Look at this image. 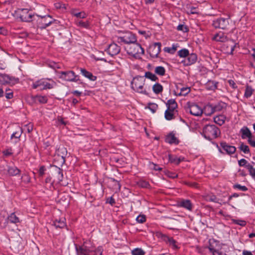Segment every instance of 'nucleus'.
Wrapping results in <instances>:
<instances>
[{
    "label": "nucleus",
    "instance_id": "nucleus-1",
    "mask_svg": "<svg viewBox=\"0 0 255 255\" xmlns=\"http://www.w3.org/2000/svg\"><path fill=\"white\" fill-rule=\"evenodd\" d=\"M201 134L205 139L211 141L219 136L221 131L215 125H207L203 128Z\"/></svg>",
    "mask_w": 255,
    "mask_h": 255
},
{
    "label": "nucleus",
    "instance_id": "nucleus-2",
    "mask_svg": "<svg viewBox=\"0 0 255 255\" xmlns=\"http://www.w3.org/2000/svg\"><path fill=\"white\" fill-rule=\"evenodd\" d=\"M56 86V83L51 78H41L33 82L31 84L32 89H38L40 91L52 89Z\"/></svg>",
    "mask_w": 255,
    "mask_h": 255
},
{
    "label": "nucleus",
    "instance_id": "nucleus-3",
    "mask_svg": "<svg viewBox=\"0 0 255 255\" xmlns=\"http://www.w3.org/2000/svg\"><path fill=\"white\" fill-rule=\"evenodd\" d=\"M145 79L143 76H137L134 77L131 82V88L135 92L148 95V93L144 88Z\"/></svg>",
    "mask_w": 255,
    "mask_h": 255
},
{
    "label": "nucleus",
    "instance_id": "nucleus-4",
    "mask_svg": "<svg viewBox=\"0 0 255 255\" xmlns=\"http://www.w3.org/2000/svg\"><path fill=\"white\" fill-rule=\"evenodd\" d=\"M35 17L36 19L34 20L36 21L37 27L40 29H46L56 21L49 14L41 16L36 14Z\"/></svg>",
    "mask_w": 255,
    "mask_h": 255
},
{
    "label": "nucleus",
    "instance_id": "nucleus-5",
    "mask_svg": "<svg viewBox=\"0 0 255 255\" xmlns=\"http://www.w3.org/2000/svg\"><path fill=\"white\" fill-rule=\"evenodd\" d=\"M127 53L135 58H139L144 53V49L141 45L136 42L131 43L130 45H127L125 47Z\"/></svg>",
    "mask_w": 255,
    "mask_h": 255
},
{
    "label": "nucleus",
    "instance_id": "nucleus-6",
    "mask_svg": "<svg viewBox=\"0 0 255 255\" xmlns=\"http://www.w3.org/2000/svg\"><path fill=\"white\" fill-rule=\"evenodd\" d=\"M58 77L60 79L70 82H77L80 81L79 76L72 70L58 72Z\"/></svg>",
    "mask_w": 255,
    "mask_h": 255
},
{
    "label": "nucleus",
    "instance_id": "nucleus-7",
    "mask_svg": "<svg viewBox=\"0 0 255 255\" xmlns=\"http://www.w3.org/2000/svg\"><path fill=\"white\" fill-rule=\"evenodd\" d=\"M215 145L218 151L222 154L232 155L236 151L235 146L231 145L225 141L220 142V145L216 143Z\"/></svg>",
    "mask_w": 255,
    "mask_h": 255
},
{
    "label": "nucleus",
    "instance_id": "nucleus-8",
    "mask_svg": "<svg viewBox=\"0 0 255 255\" xmlns=\"http://www.w3.org/2000/svg\"><path fill=\"white\" fill-rule=\"evenodd\" d=\"M137 41L135 35L130 31L126 32L123 35L117 37V42L130 45Z\"/></svg>",
    "mask_w": 255,
    "mask_h": 255
},
{
    "label": "nucleus",
    "instance_id": "nucleus-9",
    "mask_svg": "<svg viewBox=\"0 0 255 255\" xmlns=\"http://www.w3.org/2000/svg\"><path fill=\"white\" fill-rule=\"evenodd\" d=\"M230 17L225 18L220 17L212 21V25L215 29L227 30L229 29Z\"/></svg>",
    "mask_w": 255,
    "mask_h": 255
},
{
    "label": "nucleus",
    "instance_id": "nucleus-10",
    "mask_svg": "<svg viewBox=\"0 0 255 255\" xmlns=\"http://www.w3.org/2000/svg\"><path fill=\"white\" fill-rule=\"evenodd\" d=\"M18 17L21 21L24 22H31L36 19L35 14L30 12L26 8L19 9L18 11Z\"/></svg>",
    "mask_w": 255,
    "mask_h": 255
},
{
    "label": "nucleus",
    "instance_id": "nucleus-11",
    "mask_svg": "<svg viewBox=\"0 0 255 255\" xmlns=\"http://www.w3.org/2000/svg\"><path fill=\"white\" fill-rule=\"evenodd\" d=\"M161 43L160 42H155L151 45L149 48L148 52L152 58H157L158 54L161 51Z\"/></svg>",
    "mask_w": 255,
    "mask_h": 255
},
{
    "label": "nucleus",
    "instance_id": "nucleus-12",
    "mask_svg": "<svg viewBox=\"0 0 255 255\" xmlns=\"http://www.w3.org/2000/svg\"><path fill=\"white\" fill-rule=\"evenodd\" d=\"M19 82L18 78L11 77L5 74H0V84L6 85L8 84H14Z\"/></svg>",
    "mask_w": 255,
    "mask_h": 255
},
{
    "label": "nucleus",
    "instance_id": "nucleus-13",
    "mask_svg": "<svg viewBox=\"0 0 255 255\" xmlns=\"http://www.w3.org/2000/svg\"><path fill=\"white\" fill-rule=\"evenodd\" d=\"M120 50V47L117 44L113 43L109 45L106 51L110 55L113 56L119 54Z\"/></svg>",
    "mask_w": 255,
    "mask_h": 255
},
{
    "label": "nucleus",
    "instance_id": "nucleus-14",
    "mask_svg": "<svg viewBox=\"0 0 255 255\" xmlns=\"http://www.w3.org/2000/svg\"><path fill=\"white\" fill-rule=\"evenodd\" d=\"M190 113L195 116H201L202 113V109L197 104H192L188 108Z\"/></svg>",
    "mask_w": 255,
    "mask_h": 255
},
{
    "label": "nucleus",
    "instance_id": "nucleus-15",
    "mask_svg": "<svg viewBox=\"0 0 255 255\" xmlns=\"http://www.w3.org/2000/svg\"><path fill=\"white\" fill-rule=\"evenodd\" d=\"M161 239L165 242L166 244H168L169 246L171 247L173 249H176L178 247L176 245V241L172 237L161 234Z\"/></svg>",
    "mask_w": 255,
    "mask_h": 255
},
{
    "label": "nucleus",
    "instance_id": "nucleus-16",
    "mask_svg": "<svg viewBox=\"0 0 255 255\" xmlns=\"http://www.w3.org/2000/svg\"><path fill=\"white\" fill-rule=\"evenodd\" d=\"M197 60V55L196 53H189L186 58L184 60V65L189 66L192 65L196 62Z\"/></svg>",
    "mask_w": 255,
    "mask_h": 255
},
{
    "label": "nucleus",
    "instance_id": "nucleus-17",
    "mask_svg": "<svg viewBox=\"0 0 255 255\" xmlns=\"http://www.w3.org/2000/svg\"><path fill=\"white\" fill-rule=\"evenodd\" d=\"M48 97L46 96L37 95L32 97V100L36 104H44L48 102Z\"/></svg>",
    "mask_w": 255,
    "mask_h": 255
},
{
    "label": "nucleus",
    "instance_id": "nucleus-18",
    "mask_svg": "<svg viewBox=\"0 0 255 255\" xmlns=\"http://www.w3.org/2000/svg\"><path fill=\"white\" fill-rule=\"evenodd\" d=\"M178 206L180 207L186 209L188 211H192L193 205L189 199H183L178 203Z\"/></svg>",
    "mask_w": 255,
    "mask_h": 255
},
{
    "label": "nucleus",
    "instance_id": "nucleus-19",
    "mask_svg": "<svg viewBox=\"0 0 255 255\" xmlns=\"http://www.w3.org/2000/svg\"><path fill=\"white\" fill-rule=\"evenodd\" d=\"M6 221L8 223L14 224L17 225L20 223V219L16 216L15 212L10 213L6 218Z\"/></svg>",
    "mask_w": 255,
    "mask_h": 255
},
{
    "label": "nucleus",
    "instance_id": "nucleus-20",
    "mask_svg": "<svg viewBox=\"0 0 255 255\" xmlns=\"http://www.w3.org/2000/svg\"><path fill=\"white\" fill-rule=\"evenodd\" d=\"M227 36L222 32L216 33L212 38V39L216 42H224L227 40Z\"/></svg>",
    "mask_w": 255,
    "mask_h": 255
},
{
    "label": "nucleus",
    "instance_id": "nucleus-21",
    "mask_svg": "<svg viewBox=\"0 0 255 255\" xmlns=\"http://www.w3.org/2000/svg\"><path fill=\"white\" fill-rule=\"evenodd\" d=\"M165 141L166 143H168L170 144H178L179 143L178 138L175 136V134L173 133V132H171L166 135Z\"/></svg>",
    "mask_w": 255,
    "mask_h": 255
},
{
    "label": "nucleus",
    "instance_id": "nucleus-22",
    "mask_svg": "<svg viewBox=\"0 0 255 255\" xmlns=\"http://www.w3.org/2000/svg\"><path fill=\"white\" fill-rule=\"evenodd\" d=\"M240 132L242 134L241 136L243 139H245L246 138H248V139H252V134L247 127H243L241 129Z\"/></svg>",
    "mask_w": 255,
    "mask_h": 255
},
{
    "label": "nucleus",
    "instance_id": "nucleus-23",
    "mask_svg": "<svg viewBox=\"0 0 255 255\" xmlns=\"http://www.w3.org/2000/svg\"><path fill=\"white\" fill-rule=\"evenodd\" d=\"M92 243L90 240H86L84 241L82 245L78 246L77 248H82L84 251H86L89 253L93 252V250L91 249Z\"/></svg>",
    "mask_w": 255,
    "mask_h": 255
},
{
    "label": "nucleus",
    "instance_id": "nucleus-24",
    "mask_svg": "<svg viewBox=\"0 0 255 255\" xmlns=\"http://www.w3.org/2000/svg\"><path fill=\"white\" fill-rule=\"evenodd\" d=\"M7 171L8 174L11 176H17L20 173V170L14 165L8 166Z\"/></svg>",
    "mask_w": 255,
    "mask_h": 255
},
{
    "label": "nucleus",
    "instance_id": "nucleus-25",
    "mask_svg": "<svg viewBox=\"0 0 255 255\" xmlns=\"http://www.w3.org/2000/svg\"><path fill=\"white\" fill-rule=\"evenodd\" d=\"M81 74L85 77L88 78L91 81H95L97 80V77L93 75V74L86 70L84 68H80Z\"/></svg>",
    "mask_w": 255,
    "mask_h": 255
},
{
    "label": "nucleus",
    "instance_id": "nucleus-26",
    "mask_svg": "<svg viewBox=\"0 0 255 255\" xmlns=\"http://www.w3.org/2000/svg\"><path fill=\"white\" fill-rule=\"evenodd\" d=\"M65 218L56 219L53 222V225L56 229H63L66 226Z\"/></svg>",
    "mask_w": 255,
    "mask_h": 255
},
{
    "label": "nucleus",
    "instance_id": "nucleus-27",
    "mask_svg": "<svg viewBox=\"0 0 255 255\" xmlns=\"http://www.w3.org/2000/svg\"><path fill=\"white\" fill-rule=\"evenodd\" d=\"M166 105L167 107V110L177 112L176 110L177 108L178 105L175 100L172 99L168 100Z\"/></svg>",
    "mask_w": 255,
    "mask_h": 255
},
{
    "label": "nucleus",
    "instance_id": "nucleus-28",
    "mask_svg": "<svg viewBox=\"0 0 255 255\" xmlns=\"http://www.w3.org/2000/svg\"><path fill=\"white\" fill-rule=\"evenodd\" d=\"M203 113L206 116H211L213 113H215V111H214L213 109V104H208L206 105L204 109H202Z\"/></svg>",
    "mask_w": 255,
    "mask_h": 255
},
{
    "label": "nucleus",
    "instance_id": "nucleus-29",
    "mask_svg": "<svg viewBox=\"0 0 255 255\" xmlns=\"http://www.w3.org/2000/svg\"><path fill=\"white\" fill-rule=\"evenodd\" d=\"M254 91L255 90L252 88V87L247 84L246 86L244 97L246 99L250 98L253 95Z\"/></svg>",
    "mask_w": 255,
    "mask_h": 255
},
{
    "label": "nucleus",
    "instance_id": "nucleus-30",
    "mask_svg": "<svg viewBox=\"0 0 255 255\" xmlns=\"http://www.w3.org/2000/svg\"><path fill=\"white\" fill-rule=\"evenodd\" d=\"M226 104L225 102L220 101L216 104H213V109L215 113L216 112H220L222 110L226 109Z\"/></svg>",
    "mask_w": 255,
    "mask_h": 255
},
{
    "label": "nucleus",
    "instance_id": "nucleus-31",
    "mask_svg": "<svg viewBox=\"0 0 255 255\" xmlns=\"http://www.w3.org/2000/svg\"><path fill=\"white\" fill-rule=\"evenodd\" d=\"M226 117L223 115H220L214 118V121L219 126L223 125L225 122Z\"/></svg>",
    "mask_w": 255,
    "mask_h": 255
},
{
    "label": "nucleus",
    "instance_id": "nucleus-32",
    "mask_svg": "<svg viewBox=\"0 0 255 255\" xmlns=\"http://www.w3.org/2000/svg\"><path fill=\"white\" fill-rule=\"evenodd\" d=\"M76 25L79 27L84 28L86 29L90 28V22L89 20L83 21V20H78L76 21Z\"/></svg>",
    "mask_w": 255,
    "mask_h": 255
},
{
    "label": "nucleus",
    "instance_id": "nucleus-33",
    "mask_svg": "<svg viewBox=\"0 0 255 255\" xmlns=\"http://www.w3.org/2000/svg\"><path fill=\"white\" fill-rule=\"evenodd\" d=\"M163 86L159 83H156L152 86L153 92L156 94H158L163 91Z\"/></svg>",
    "mask_w": 255,
    "mask_h": 255
},
{
    "label": "nucleus",
    "instance_id": "nucleus-34",
    "mask_svg": "<svg viewBox=\"0 0 255 255\" xmlns=\"http://www.w3.org/2000/svg\"><path fill=\"white\" fill-rule=\"evenodd\" d=\"M238 164L240 166L245 167L248 170L252 169V166L244 158H242L238 161Z\"/></svg>",
    "mask_w": 255,
    "mask_h": 255
},
{
    "label": "nucleus",
    "instance_id": "nucleus-35",
    "mask_svg": "<svg viewBox=\"0 0 255 255\" xmlns=\"http://www.w3.org/2000/svg\"><path fill=\"white\" fill-rule=\"evenodd\" d=\"M154 72L159 76H163L165 74V69L161 66H156L155 68Z\"/></svg>",
    "mask_w": 255,
    "mask_h": 255
},
{
    "label": "nucleus",
    "instance_id": "nucleus-36",
    "mask_svg": "<svg viewBox=\"0 0 255 255\" xmlns=\"http://www.w3.org/2000/svg\"><path fill=\"white\" fill-rule=\"evenodd\" d=\"M71 14L77 18H85L87 17V14L84 11L76 12L75 10L71 11Z\"/></svg>",
    "mask_w": 255,
    "mask_h": 255
},
{
    "label": "nucleus",
    "instance_id": "nucleus-37",
    "mask_svg": "<svg viewBox=\"0 0 255 255\" xmlns=\"http://www.w3.org/2000/svg\"><path fill=\"white\" fill-rule=\"evenodd\" d=\"M177 44H174L173 43L172 45V47H165L163 49V50L164 51V52H167V53H170V54H173L175 51H176V49H177Z\"/></svg>",
    "mask_w": 255,
    "mask_h": 255
},
{
    "label": "nucleus",
    "instance_id": "nucleus-38",
    "mask_svg": "<svg viewBox=\"0 0 255 255\" xmlns=\"http://www.w3.org/2000/svg\"><path fill=\"white\" fill-rule=\"evenodd\" d=\"M175 112L166 110L164 113V117L167 121H170L174 119V113Z\"/></svg>",
    "mask_w": 255,
    "mask_h": 255
},
{
    "label": "nucleus",
    "instance_id": "nucleus-39",
    "mask_svg": "<svg viewBox=\"0 0 255 255\" xmlns=\"http://www.w3.org/2000/svg\"><path fill=\"white\" fill-rule=\"evenodd\" d=\"M143 77L150 80L152 81H156L158 80V77L154 74H153L149 71L146 72L145 73L144 76Z\"/></svg>",
    "mask_w": 255,
    "mask_h": 255
},
{
    "label": "nucleus",
    "instance_id": "nucleus-40",
    "mask_svg": "<svg viewBox=\"0 0 255 255\" xmlns=\"http://www.w3.org/2000/svg\"><path fill=\"white\" fill-rule=\"evenodd\" d=\"M214 244H217V242L215 240H210L208 248L211 253H215L218 250L216 249Z\"/></svg>",
    "mask_w": 255,
    "mask_h": 255
},
{
    "label": "nucleus",
    "instance_id": "nucleus-41",
    "mask_svg": "<svg viewBox=\"0 0 255 255\" xmlns=\"http://www.w3.org/2000/svg\"><path fill=\"white\" fill-rule=\"evenodd\" d=\"M23 132L22 128L19 127H18L17 130L14 132L11 135V139L13 138H15L19 140L21 134Z\"/></svg>",
    "mask_w": 255,
    "mask_h": 255
},
{
    "label": "nucleus",
    "instance_id": "nucleus-42",
    "mask_svg": "<svg viewBox=\"0 0 255 255\" xmlns=\"http://www.w3.org/2000/svg\"><path fill=\"white\" fill-rule=\"evenodd\" d=\"M239 149L244 152L245 154H249L250 153V150L249 146L244 144L243 142H241L240 144Z\"/></svg>",
    "mask_w": 255,
    "mask_h": 255
},
{
    "label": "nucleus",
    "instance_id": "nucleus-43",
    "mask_svg": "<svg viewBox=\"0 0 255 255\" xmlns=\"http://www.w3.org/2000/svg\"><path fill=\"white\" fill-rule=\"evenodd\" d=\"M55 172L57 174V179L58 180V181L60 182L63 180V169L58 167L56 166H55Z\"/></svg>",
    "mask_w": 255,
    "mask_h": 255
},
{
    "label": "nucleus",
    "instance_id": "nucleus-44",
    "mask_svg": "<svg viewBox=\"0 0 255 255\" xmlns=\"http://www.w3.org/2000/svg\"><path fill=\"white\" fill-rule=\"evenodd\" d=\"M190 88L189 87H185L181 88L180 93L176 94L177 96H186L190 92Z\"/></svg>",
    "mask_w": 255,
    "mask_h": 255
},
{
    "label": "nucleus",
    "instance_id": "nucleus-45",
    "mask_svg": "<svg viewBox=\"0 0 255 255\" xmlns=\"http://www.w3.org/2000/svg\"><path fill=\"white\" fill-rule=\"evenodd\" d=\"M189 51L188 49L186 48L182 49L179 50L177 52V55L180 58H185L187 57L188 55H189Z\"/></svg>",
    "mask_w": 255,
    "mask_h": 255
},
{
    "label": "nucleus",
    "instance_id": "nucleus-46",
    "mask_svg": "<svg viewBox=\"0 0 255 255\" xmlns=\"http://www.w3.org/2000/svg\"><path fill=\"white\" fill-rule=\"evenodd\" d=\"M21 179L22 180V182H23L24 184H28L31 181V178L30 176L28 175L27 173H24L22 174Z\"/></svg>",
    "mask_w": 255,
    "mask_h": 255
},
{
    "label": "nucleus",
    "instance_id": "nucleus-47",
    "mask_svg": "<svg viewBox=\"0 0 255 255\" xmlns=\"http://www.w3.org/2000/svg\"><path fill=\"white\" fill-rule=\"evenodd\" d=\"M231 221L233 224L240 225L242 227H245L247 224L246 221L241 219H232Z\"/></svg>",
    "mask_w": 255,
    "mask_h": 255
},
{
    "label": "nucleus",
    "instance_id": "nucleus-48",
    "mask_svg": "<svg viewBox=\"0 0 255 255\" xmlns=\"http://www.w3.org/2000/svg\"><path fill=\"white\" fill-rule=\"evenodd\" d=\"M218 84V82L215 81H209L207 83V86L209 87V90H215L217 88Z\"/></svg>",
    "mask_w": 255,
    "mask_h": 255
},
{
    "label": "nucleus",
    "instance_id": "nucleus-49",
    "mask_svg": "<svg viewBox=\"0 0 255 255\" xmlns=\"http://www.w3.org/2000/svg\"><path fill=\"white\" fill-rule=\"evenodd\" d=\"M76 255H88L89 253L84 251L82 248H77V245L75 244Z\"/></svg>",
    "mask_w": 255,
    "mask_h": 255
},
{
    "label": "nucleus",
    "instance_id": "nucleus-50",
    "mask_svg": "<svg viewBox=\"0 0 255 255\" xmlns=\"http://www.w3.org/2000/svg\"><path fill=\"white\" fill-rule=\"evenodd\" d=\"M145 252L141 248H135L131 251L132 255H144Z\"/></svg>",
    "mask_w": 255,
    "mask_h": 255
},
{
    "label": "nucleus",
    "instance_id": "nucleus-51",
    "mask_svg": "<svg viewBox=\"0 0 255 255\" xmlns=\"http://www.w3.org/2000/svg\"><path fill=\"white\" fill-rule=\"evenodd\" d=\"M94 255H103L104 252L103 247L101 246H98L95 250H93Z\"/></svg>",
    "mask_w": 255,
    "mask_h": 255
},
{
    "label": "nucleus",
    "instance_id": "nucleus-52",
    "mask_svg": "<svg viewBox=\"0 0 255 255\" xmlns=\"http://www.w3.org/2000/svg\"><path fill=\"white\" fill-rule=\"evenodd\" d=\"M147 107L152 113H154L157 109L158 105L155 103H149Z\"/></svg>",
    "mask_w": 255,
    "mask_h": 255
},
{
    "label": "nucleus",
    "instance_id": "nucleus-53",
    "mask_svg": "<svg viewBox=\"0 0 255 255\" xmlns=\"http://www.w3.org/2000/svg\"><path fill=\"white\" fill-rule=\"evenodd\" d=\"M136 221L138 223H143L146 221V216L144 215H139L136 218Z\"/></svg>",
    "mask_w": 255,
    "mask_h": 255
},
{
    "label": "nucleus",
    "instance_id": "nucleus-54",
    "mask_svg": "<svg viewBox=\"0 0 255 255\" xmlns=\"http://www.w3.org/2000/svg\"><path fill=\"white\" fill-rule=\"evenodd\" d=\"M177 30L183 32H187L189 31V29L187 26L182 24H180L177 26Z\"/></svg>",
    "mask_w": 255,
    "mask_h": 255
},
{
    "label": "nucleus",
    "instance_id": "nucleus-55",
    "mask_svg": "<svg viewBox=\"0 0 255 255\" xmlns=\"http://www.w3.org/2000/svg\"><path fill=\"white\" fill-rule=\"evenodd\" d=\"M233 188L234 189H237L239 190L242 191H246L248 190V188L244 185H241L239 184H236L233 185Z\"/></svg>",
    "mask_w": 255,
    "mask_h": 255
},
{
    "label": "nucleus",
    "instance_id": "nucleus-56",
    "mask_svg": "<svg viewBox=\"0 0 255 255\" xmlns=\"http://www.w3.org/2000/svg\"><path fill=\"white\" fill-rule=\"evenodd\" d=\"M249 164L252 166V169L250 170H248L249 174L252 177H255V168L254 167L255 166V162L252 161L249 163Z\"/></svg>",
    "mask_w": 255,
    "mask_h": 255
},
{
    "label": "nucleus",
    "instance_id": "nucleus-57",
    "mask_svg": "<svg viewBox=\"0 0 255 255\" xmlns=\"http://www.w3.org/2000/svg\"><path fill=\"white\" fill-rule=\"evenodd\" d=\"M111 180L115 183V184L114 185L115 189L118 191H120L121 185L120 182L113 178H111Z\"/></svg>",
    "mask_w": 255,
    "mask_h": 255
},
{
    "label": "nucleus",
    "instance_id": "nucleus-58",
    "mask_svg": "<svg viewBox=\"0 0 255 255\" xmlns=\"http://www.w3.org/2000/svg\"><path fill=\"white\" fill-rule=\"evenodd\" d=\"M164 173L168 177L173 178V179L177 177V176H178L177 174L176 173L171 172L168 170L164 171Z\"/></svg>",
    "mask_w": 255,
    "mask_h": 255
},
{
    "label": "nucleus",
    "instance_id": "nucleus-59",
    "mask_svg": "<svg viewBox=\"0 0 255 255\" xmlns=\"http://www.w3.org/2000/svg\"><path fill=\"white\" fill-rule=\"evenodd\" d=\"M5 96L7 99H11L13 97V93L10 89H6Z\"/></svg>",
    "mask_w": 255,
    "mask_h": 255
},
{
    "label": "nucleus",
    "instance_id": "nucleus-60",
    "mask_svg": "<svg viewBox=\"0 0 255 255\" xmlns=\"http://www.w3.org/2000/svg\"><path fill=\"white\" fill-rule=\"evenodd\" d=\"M60 150L62 151V154L61 155V157L62 159V164H64L65 162V154H66L67 153V150H66V148H62L60 149Z\"/></svg>",
    "mask_w": 255,
    "mask_h": 255
},
{
    "label": "nucleus",
    "instance_id": "nucleus-61",
    "mask_svg": "<svg viewBox=\"0 0 255 255\" xmlns=\"http://www.w3.org/2000/svg\"><path fill=\"white\" fill-rule=\"evenodd\" d=\"M2 153L5 156H10L12 154V149L11 148L6 149L2 151Z\"/></svg>",
    "mask_w": 255,
    "mask_h": 255
},
{
    "label": "nucleus",
    "instance_id": "nucleus-62",
    "mask_svg": "<svg viewBox=\"0 0 255 255\" xmlns=\"http://www.w3.org/2000/svg\"><path fill=\"white\" fill-rule=\"evenodd\" d=\"M177 157L174 156L171 154H168V159L171 163H174L176 164Z\"/></svg>",
    "mask_w": 255,
    "mask_h": 255
},
{
    "label": "nucleus",
    "instance_id": "nucleus-63",
    "mask_svg": "<svg viewBox=\"0 0 255 255\" xmlns=\"http://www.w3.org/2000/svg\"><path fill=\"white\" fill-rule=\"evenodd\" d=\"M24 127L26 128V130L28 133L31 132L33 130V126L31 123H28L25 125Z\"/></svg>",
    "mask_w": 255,
    "mask_h": 255
},
{
    "label": "nucleus",
    "instance_id": "nucleus-64",
    "mask_svg": "<svg viewBox=\"0 0 255 255\" xmlns=\"http://www.w3.org/2000/svg\"><path fill=\"white\" fill-rule=\"evenodd\" d=\"M106 203H109L111 205L113 206L116 203V201L113 196L108 198L106 200Z\"/></svg>",
    "mask_w": 255,
    "mask_h": 255
}]
</instances>
